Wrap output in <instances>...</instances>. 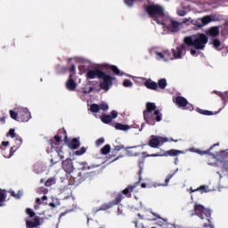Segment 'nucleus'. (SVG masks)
Masks as SVG:
<instances>
[{
    "label": "nucleus",
    "mask_w": 228,
    "mask_h": 228,
    "mask_svg": "<svg viewBox=\"0 0 228 228\" xmlns=\"http://www.w3.org/2000/svg\"><path fill=\"white\" fill-rule=\"evenodd\" d=\"M145 12L157 22V24H161L164 28H167V29L173 33L179 31L181 28V23L168 17L161 5L150 4L145 7Z\"/></svg>",
    "instance_id": "f257e3e1"
},
{
    "label": "nucleus",
    "mask_w": 228,
    "mask_h": 228,
    "mask_svg": "<svg viewBox=\"0 0 228 228\" xmlns=\"http://www.w3.org/2000/svg\"><path fill=\"white\" fill-rule=\"evenodd\" d=\"M9 114L11 118L16 122H29L31 120V112L26 107H16L9 110Z\"/></svg>",
    "instance_id": "f03ea898"
},
{
    "label": "nucleus",
    "mask_w": 228,
    "mask_h": 228,
    "mask_svg": "<svg viewBox=\"0 0 228 228\" xmlns=\"http://www.w3.org/2000/svg\"><path fill=\"white\" fill-rule=\"evenodd\" d=\"M146 108L147 110H144L143 117L147 124H150V122L154 120V118L157 122H161V120H163V114H161L159 110H156V103L147 102Z\"/></svg>",
    "instance_id": "7ed1b4c3"
},
{
    "label": "nucleus",
    "mask_w": 228,
    "mask_h": 228,
    "mask_svg": "<svg viewBox=\"0 0 228 228\" xmlns=\"http://www.w3.org/2000/svg\"><path fill=\"white\" fill-rule=\"evenodd\" d=\"M208 36L206 34H196L191 37H187L184 38V44L186 45H191L195 47V49L202 50L206 47V44H208Z\"/></svg>",
    "instance_id": "20e7f679"
},
{
    "label": "nucleus",
    "mask_w": 228,
    "mask_h": 228,
    "mask_svg": "<svg viewBox=\"0 0 228 228\" xmlns=\"http://www.w3.org/2000/svg\"><path fill=\"white\" fill-rule=\"evenodd\" d=\"M98 79H100V88L105 92H108L113 86V77L106 72L102 71Z\"/></svg>",
    "instance_id": "39448f33"
},
{
    "label": "nucleus",
    "mask_w": 228,
    "mask_h": 228,
    "mask_svg": "<svg viewBox=\"0 0 228 228\" xmlns=\"http://www.w3.org/2000/svg\"><path fill=\"white\" fill-rule=\"evenodd\" d=\"M150 53L152 56H155L156 60L159 61H170V60H174V57L170 55V52H159L155 49L150 50Z\"/></svg>",
    "instance_id": "423d86ee"
},
{
    "label": "nucleus",
    "mask_w": 228,
    "mask_h": 228,
    "mask_svg": "<svg viewBox=\"0 0 228 228\" xmlns=\"http://www.w3.org/2000/svg\"><path fill=\"white\" fill-rule=\"evenodd\" d=\"M214 159L216 160V165L217 167H221L222 168H225L228 163V150L225 151H219L216 156L212 154Z\"/></svg>",
    "instance_id": "0eeeda50"
},
{
    "label": "nucleus",
    "mask_w": 228,
    "mask_h": 228,
    "mask_svg": "<svg viewBox=\"0 0 228 228\" xmlns=\"http://www.w3.org/2000/svg\"><path fill=\"white\" fill-rule=\"evenodd\" d=\"M174 102L178 106V108H182V110H189V111H193V105L188 102V100L183 96H176L174 99Z\"/></svg>",
    "instance_id": "6e6552de"
},
{
    "label": "nucleus",
    "mask_w": 228,
    "mask_h": 228,
    "mask_svg": "<svg viewBox=\"0 0 228 228\" xmlns=\"http://www.w3.org/2000/svg\"><path fill=\"white\" fill-rule=\"evenodd\" d=\"M173 60H181L186 54V45H180L172 49Z\"/></svg>",
    "instance_id": "1a4fd4ad"
},
{
    "label": "nucleus",
    "mask_w": 228,
    "mask_h": 228,
    "mask_svg": "<svg viewBox=\"0 0 228 228\" xmlns=\"http://www.w3.org/2000/svg\"><path fill=\"white\" fill-rule=\"evenodd\" d=\"M168 142V138L152 135L151 139L150 140V147L153 149H158L159 145H163V143H167Z\"/></svg>",
    "instance_id": "9d476101"
},
{
    "label": "nucleus",
    "mask_w": 228,
    "mask_h": 228,
    "mask_svg": "<svg viewBox=\"0 0 228 228\" xmlns=\"http://www.w3.org/2000/svg\"><path fill=\"white\" fill-rule=\"evenodd\" d=\"M74 74H76V67H72V69L70 71L69 77L68 81L66 82V87L69 92H74L76 88H77V84H76V81H74Z\"/></svg>",
    "instance_id": "9b49d317"
},
{
    "label": "nucleus",
    "mask_w": 228,
    "mask_h": 228,
    "mask_svg": "<svg viewBox=\"0 0 228 228\" xmlns=\"http://www.w3.org/2000/svg\"><path fill=\"white\" fill-rule=\"evenodd\" d=\"M7 136H10L11 138L14 139L15 142V149H19L22 145V137L17 133H15V129L11 128L9 132L7 133Z\"/></svg>",
    "instance_id": "f8f14e48"
},
{
    "label": "nucleus",
    "mask_w": 228,
    "mask_h": 228,
    "mask_svg": "<svg viewBox=\"0 0 228 228\" xmlns=\"http://www.w3.org/2000/svg\"><path fill=\"white\" fill-rule=\"evenodd\" d=\"M179 154H184V151L179 150H169L165 154H148L146 158H159V156H179Z\"/></svg>",
    "instance_id": "ddd939ff"
},
{
    "label": "nucleus",
    "mask_w": 228,
    "mask_h": 228,
    "mask_svg": "<svg viewBox=\"0 0 228 228\" xmlns=\"http://www.w3.org/2000/svg\"><path fill=\"white\" fill-rule=\"evenodd\" d=\"M60 142H61V138H60V136L55 135L54 136V140L52 141L51 145L53 147V149H55L58 156L61 158V159H63V158H65V156L63 155V151H61V149H58V147H56V145H60Z\"/></svg>",
    "instance_id": "4468645a"
},
{
    "label": "nucleus",
    "mask_w": 228,
    "mask_h": 228,
    "mask_svg": "<svg viewBox=\"0 0 228 228\" xmlns=\"http://www.w3.org/2000/svg\"><path fill=\"white\" fill-rule=\"evenodd\" d=\"M99 69H111L112 72H114V74H116V76H126L127 77H133V76L131 75H127L122 71H120L117 66H110L108 64H102L99 66Z\"/></svg>",
    "instance_id": "2eb2a0df"
},
{
    "label": "nucleus",
    "mask_w": 228,
    "mask_h": 228,
    "mask_svg": "<svg viewBox=\"0 0 228 228\" xmlns=\"http://www.w3.org/2000/svg\"><path fill=\"white\" fill-rule=\"evenodd\" d=\"M62 168L67 174L74 172V164H72V159H68L62 162Z\"/></svg>",
    "instance_id": "dca6fc26"
},
{
    "label": "nucleus",
    "mask_w": 228,
    "mask_h": 228,
    "mask_svg": "<svg viewBox=\"0 0 228 228\" xmlns=\"http://www.w3.org/2000/svg\"><path fill=\"white\" fill-rule=\"evenodd\" d=\"M102 70L96 69H89L86 73L87 79H95V77H100Z\"/></svg>",
    "instance_id": "f3484780"
},
{
    "label": "nucleus",
    "mask_w": 228,
    "mask_h": 228,
    "mask_svg": "<svg viewBox=\"0 0 228 228\" xmlns=\"http://www.w3.org/2000/svg\"><path fill=\"white\" fill-rule=\"evenodd\" d=\"M218 146V143L214 144L208 151H200L199 149H195V148H191L189 150L186 151V152H195L196 154H200V156H204L206 154H210V151L213 149V147H216Z\"/></svg>",
    "instance_id": "a211bd4d"
},
{
    "label": "nucleus",
    "mask_w": 228,
    "mask_h": 228,
    "mask_svg": "<svg viewBox=\"0 0 228 228\" xmlns=\"http://www.w3.org/2000/svg\"><path fill=\"white\" fill-rule=\"evenodd\" d=\"M144 86H146V88H149V90H158V83L151 79H147L144 82Z\"/></svg>",
    "instance_id": "6ab92c4d"
},
{
    "label": "nucleus",
    "mask_w": 228,
    "mask_h": 228,
    "mask_svg": "<svg viewBox=\"0 0 228 228\" xmlns=\"http://www.w3.org/2000/svg\"><path fill=\"white\" fill-rule=\"evenodd\" d=\"M214 94L216 95H220L224 106L227 105L228 102V91H225L224 93L219 92V91H214Z\"/></svg>",
    "instance_id": "aec40b11"
},
{
    "label": "nucleus",
    "mask_w": 228,
    "mask_h": 228,
    "mask_svg": "<svg viewBox=\"0 0 228 228\" xmlns=\"http://www.w3.org/2000/svg\"><path fill=\"white\" fill-rule=\"evenodd\" d=\"M27 228H34L37 227V225H40V219L38 217H35L33 221L27 220Z\"/></svg>",
    "instance_id": "412c9836"
},
{
    "label": "nucleus",
    "mask_w": 228,
    "mask_h": 228,
    "mask_svg": "<svg viewBox=\"0 0 228 228\" xmlns=\"http://www.w3.org/2000/svg\"><path fill=\"white\" fill-rule=\"evenodd\" d=\"M195 191H200L201 193H209L211 190H209V187L206 185H201L195 190H193V188H191V193H195Z\"/></svg>",
    "instance_id": "4be33fe9"
},
{
    "label": "nucleus",
    "mask_w": 228,
    "mask_h": 228,
    "mask_svg": "<svg viewBox=\"0 0 228 228\" xmlns=\"http://www.w3.org/2000/svg\"><path fill=\"white\" fill-rule=\"evenodd\" d=\"M140 146H134V147H127L126 148V153L128 156H138L140 154V151H138L136 149H138Z\"/></svg>",
    "instance_id": "5701e85b"
},
{
    "label": "nucleus",
    "mask_w": 228,
    "mask_h": 228,
    "mask_svg": "<svg viewBox=\"0 0 228 228\" xmlns=\"http://www.w3.org/2000/svg\"><path fill=\"white\" fill-rule=\"evenodd\" d=\"M207 35L210 37H218V35H220V29H218V27H212L207 31Z\"/></svg>",
    "instance_id": "b1692460"
},
{
    "label": "nucleus",
    "mask_w": 228,
    "mask_h": 228,
    "mask_svg": "<svg viewBox=\"0 0 228 228\" xmlns=\"http://www.w3.org/2000/svg\"><path fill=\"white\" fill-rule=\"evenodd\" d=\"M68 145L69 147V149H77V147H79L80 143H79V139H72L71 141H69L68 142Z\"/></svg>",
    "instance_id": "393cba45"
},
{
    "label": "nucleus",
    "mask_w": 228,
    "mask_h": 228,
    "mask_svg": "<svg viewBox=\"0 0 228 228\" xmlns=\"http://www.w3.org/2000/svg\"><path fill=\"white\" fill-rule=\"evenodd\" d=\"M16 146H12L10 149L9 153L6 152V150H3L2 151V154L5 157V158H12V156H13V154H15V151H17V149H15Z\"/></svg>",
    "instance_id": "a878e982"
},
{
    "label": "nucleus",
    "mask_w": 228,
    "mask_h": 228,
    "mask_svg": "<svg viewBox=\"0 0 228 228\" xmlns=\"http://www.w3.org/2000/svg\"><path fill=\"white\" fill-rule=\"evenodd\" d=\"M115 127L118 131H129V129H131V127H129V126L123 125V124H120V123L116 124Z\"/></svg>",
    "instance_id": "bb28decb"
},
{
    "label": "nucleus",
    "mask_w": 228,
    "mask_h": 228,
    "mask_svg": "<svg viewBox=\"0 0 228 228\" xmlns=\"http://www.w3.org/2000/svg\"><path fill=\"white\" fill-rule=\"evenodd\" d=\"M201 20L203 22V26H208V24H209V22H213V17L207 15V16L201 18Z\"/></svg>",
    "instance_id": "cd10ccee"
},
{
    "label": "nucleus",
    "mask_w": 228,
    "mask_h": 228,
    "mask_svg": "<svg viewBox=\"0 0 228 228\" xmlns=\"http://www.w3.org/2000/svg\"><path fill=\"white\" fill-rule=\"evenodd\" d=\"M192 24L194 26H197V28H203V26H204V23L202 21V18L192 20Z\"/></svg>",
    "instance_id": "c85d7f7f"
},
{
    "label": "nucleus",
    "mask_w": 228,
    "mask_h": 228,
    "mask_svg": "<svg viewBox=\"0 0 228 228\" xmlns=\"http://www.w3.org/2000/svg\"><path fill=\"white\" fill-rule=\"evenodd\" d=\"M135 186H138V183H136L135 185H130V186L126 187L123 191L124 195H127V193H131V191H133V190H134Z\"/></svg>",
    "instance_id": "c756f323"
},
{
    "label": "nucleus",
    "mask_w": 228,
    "mask_h": 228,
    "mask_svg": "<svg viewBox=\"0 0 228 228\" xmlns=\"http://www.w3.org/2000/svg\"><path fill=\"white\" fill-rule=\"evenodd\" d=\"M159 88H162V90H165L167 88V78L159 80Z\"/></svg>",
    "instance_id": "7c9ffc66"
},
{
    "label": "nucleus",
    "mask_w": 228,
    "mask_h": 228,
    "mask_svg": "<svg viewBox=\"0 0 228 228\" xmlns=\"http://www.w3.org/2000/svg\"><path fill=\"white\" fill-rule=\"evenodd\" d=\"M110 151H111V147L109 144H106L103 148H102V154H110Z\"/></svg>",
    "instance_id": "2f4dec72"
},
{
    "label": "nucleus",
    "mask_w": 228,
    "mask_h": 228,
    "mask_svg": "<svg viewBox=\"0 0 228 228\" xmlns=\"http://www.w3.org/2000/svg\"><path fill=\"white\" fill-rule=\"evenodd\" d=\"M212 44L215 49H216L217 51L220 49V45H222V43L220 42V40L216 38L213 39Z\"/></svg>",
    "instance_id": "473e14b6"
},
{
    "label": "nucleus",
    "mask_w": 228,
    "mask_h": 228,
    "mask_svg": "<svg viewBox=\"0 0 228 228\" xmlns=\"http://www.w3.org/2000/svg\"><path fill=\"white\" fill-rule=\"evenodd\" d=\"M111 116L110 115H103L102 117V121H103L104 124H110V122H111Z\"/></svg>",
    "instance_id": "72a5a7b5"
},
{
    "label": "nucleus",
    "mask_w": 228,
    "mask_h": 228,
    "mask_svg": "<svg viewBox=\"0 0 228 228\" xmlns=\"http://www.w3.org/2000/svg\"><path fill=\"white\" fill-rule=\"evenodd\" d=\"M53 184H56V179L54 177L49 178L45 182V186H53Z\"/></svg>",
    "instance_id": "f704fd0d"
},
{
    "label": "nucleus",
    "mask_w": 228,
    "mask_h": 228,
    "mask_svg": "<svg viewBox=\"0 0 228 228\" xmlns=\"http://www.w3.org/2000/svg\"><path fill=\"white\" fill-rule=\"evenodd\" d=\"M99 110H101V108L99 107V105L94 103L91 105L90 107V110L93 112V113H97V111H99Z\"/></svg>",
    "instance_id": "c9c22d12"
},
{
    "label": "nucleus",
    "mask_w": 228,
    "mask_h": 228,
    "mask_svg": "<svg viewBox=\"0 0 228 228\" xmlns=\"http://www.w3.org/2000/svg\"><path fill=\"white\" fill-rule=\"evenodd\" d=\"M123 86H125L126 88H131L133 86V82H131V80L129 79H125L123 81Z\"/></svg>",
    "instance_id": "e433bc0d"
},
{
    "label": "nucleus",
    "mask_w": 228,
    "mask_h": 228,
    "mask_svg": "<svg viewBox=\"0 0 228 228\" xmlns=\"http://www.w3.org/2000/svg\"><path fill=\"white\" fill-rule=\"evenodd\" d=\"M85 152H86V148L82 147L80 150L76 151V155L77 156H83V154H85Z\"/></svg>",
    "instance_id": "4c0bfd02"
},
{
    "label": "nucleus",
    "mask_w": 228,
    "mask_h": 228,
    "mask_svg": "<svg viewBox=\"0 0 228 228\" xmlns=\"http://www.w3.org/2000/svg\"><path fill=\"white\" fill-rule=\"evenodd\" d=\"M198 113H201V115H213V113L209 110H202L200 109H197Z\"/></svg>",
    "instance_id": "58836bf2"
},
{
    "label": "nucleus",
    "mask_w": 228,
    "mask_h": 228,
    "mask_svg": "<svg viewBox=\"0 0 228 228\" xmlns=\"http://www.w3.org/2000/svg\"><path fill=\"white\" fill-rule=\"evenodd\" d=\"M99 107H100V110H102V111H108V110H110V107L105 102L99 105Z\"/></svg>",
    "instance_id": "ea45409f"
},
{
    "label": "nucleus",
    "mask_w": 228,
    "mask_h": 228,
    "mask_svg": "<svg viewBox=\"0 0 228 228\" xmlns=\"http://www.w3.org/2000/svg\"><path fill=\"white\" fill-rule=\"evenodd\" d=\"M11 193L12 197H14V199H20V197H22V191H18V193H15V191H12Z\"/></svg>",
    "instance_id": "a19ab883"
},
{
    "label": "nucleus",
    "mask_w": 228,
    "mask_h": 228,
    "mask_svg": "<svg viewBox=\"0 0 228 228\" xmlns=\"http://www.w3.org/2000/svg\"><path fill=\"white\" fill-rule=\"evenodd\" d=\"M124 3H125V4H126V6L131 8V6H133V4H134V0H124Z\"/></svg>",
    "instance_id": "79ce46f5"
},
{
    "label": "nucleus",
    "mask_w": 228,
    "mask_h": 228,
    "mask_svg": "<svg viewBox=\"0 0 228 228\" xmlns=\"http://www.w3.org/2000/svg\"><path fill=\"white\" fill-rule=\"evenodd\" d=\"M78 70L80 72V74H83L86 71V66L83 65V64H80L78 66Z\"/></svg>",
    "instance_id": "37998d69"
},
{
    "label": "nucleus",
    "mask_w": 228,
    "mask_h": 228,
    "mask_svg": "<svg viewBox=\"0 0 228 228\" xmlns=\"http://www.w3.org/2000/svg\"><path fill=\"white\" fill-rule=\"evenodd\" d=\"M110 208H111V204H105V205H102V206L100 208V211H106L107 209H110Z\"/></svg>",
    "instance_id": "c03bdc74"
},
{
    "label": "nucleus",
    "mask_w": 228,
    "mask_h": 228,
    "mask_svg": "<svg viewBox=\"0 0 228 228\" xmlns=\"http://www.w3.org/2000/svg\"><path fill=\"white\" fill-rule=\"evenodd\" d=\"M193 22V20H191V18H184L183 20V24H192Z\"/></svg>",
    "instance_id": "a18cd8bd"
},
{
    "label": "nucleus",
    "mask_w": 228,
    "mask_h": 228,
    "mask_svg": "<svg viewBox=\"0 0 228 228\" xmlns=\"http://www.w3.org/2000/svg\"><path fill=\"white\" fill-rule=\"evenodd\" d=\"M177 15H179V17H184L186 15V11L180 9L177 11Z\"/></svg>",
    "instance_id": "49530a36"
},
{
    "label": "nucleus",
    "mask_w": 228,
    "mask_h": 228,
    "mask_svg": "<svg viewBox=\"0 0 228 228\" xmlns=\"http://www.w3.org/2000/svg\"><path fill=\"white\" fill-rule=\"evenodd\" d=\"M35 171L37 174H40L41 172H44V169L42 168V166H35Z\"/></svg>",
    "instance_id": "de8ad7c7"
},
{
    "label": "nucleus",
    "mask_w": 228,
    "mask_h": 228,
    "mask_svg": "<svg viewBox=\"0 0 228 228\" xmlns=\"http://www.w3.org/2000/svg\"><path fill=\"white\" fill-rule=\"evenodd\" d=\"M174 175H171L168 178L166 179V184H160L159 186H168V183H170V180L174 177Z\"/></svg>",
    "instance_id": "09e8293b"
},
{
    "label": "nucleus",
    "mask_w": 228,
    "mask_h": 228,
    "mask_svg": "<svg viewBox=\"0 0 228 228\" xmlns=\"http://www.w3.org/2000/svg\"><path fill=\"white\" fill-rule=\"evenodd\" d=\"M27 213L29 215L30 218H33V216H35V212H33V210L29 208L27 209Z\"/></svg>",
    "instance_id": "8fccbe9b"
},
{
    "label": "nucleus",
    "mask_w": 228,
    "mask_h": 228,
    "mask_svg": "<svg viewBox=\"0 0 228 228\" xmlns=\"http://www.w3.org/2000/svg\"><path fill=\"white\" fill-rule=\"evenodd\" d=\"M110 118L111 119L112 118H117V117H118V113H117V111L113 110L111 113H110Z\"/></svg>",
    "instance_id": "3c124183"
},
{
    "label": "nucleus",
    "mask_w": 228,
    "mask_h": 228,
    "mask_svg": "<svg viewBox=\"0 0 228 228\" xmlns=\"http://www.w3.org/2000/svg\"><path fill=\"white\" fill-rule=\"evenodd\" d=\"M104 143V138H100L96 141V145H102Z\"/></svg>",
    "instance_id": "603ef678"
},
{
    "label": "nucleus",
    "mask_w": 228,
    "mask_h": 228,
    "mask_svg": "<svg viewBox=\"0 0 228 228\" xmlns=\"http://www.w3.org/2000/svg\"><path fill=\"white\" fill-rule=\"evenodd\" d=\"M4 199H5L4 192L0 191V202H3Z\"/></svg>",
    "instance_id": "864d4df0"
},
{
    "label": "nucleus",
    "mask_w": 228,
    "mask_h": 228,
    "mask_svg": "<svg viewBox=\"0 0 228 228\" xmlns=\"http://www.w3.org/2000/svg\"><path fill=\"white\" fill-rule=\"evenodd\" d=\"M39 191H41L42 193H44L45 195H46V193H48V190L47 189H45V188H40L39 189Z\"/></svg>",
    "instance_id": "5fc2aeb1"
},
{
    "label": "nucleus",
    "mask_w": 228,
    "mask_h": 228,
    "mask_svg": "<svg viewBox=\"0 0 228 228\" xmlns=\"http://www.w3.org/2000/svg\"><path fill=\"white\" fill-rule=\"evenodd\" d=\"M122 149H124V146H122V145H119V146H116V147H115V150H116V151H122Z\"/></svg>",
    "instance_id": "6e6d98bb"
},
{
    "label": "nucleus",
    "mask_w": 228,
    "mask_h": 228,
    "mask_svg": "<svg viewBox=\"0 0 228 228\" xmlns=\"http://www.w3.org/2000/svg\"><path fill=\"white\" fill-rule=\"evenodd\" d=\"M191 54L192 56H195V55L197 54V50L191 49Z\"/></svg>",
    "instance_id": "4d7b16f0"
},
{
    "label": "nucleus",
    "mask_w": 228,
    "mask_h": 228,
    "mask_svg": "<svg viewBox=\"0 0 228 228\" xmlns=\"http://www.w3.org/2000/svg\"><path fill=\"white\" fill-rule=\"evenodd\" d=\"M2 145H4V147H8L10 145V142H2Z\"/></svg>",
    "instance_id": "13d9d810"
},
{
    "label": "nucleus",
    "mask_w": 228,
    "mask_h": 228,
    "mask_svg": "<svg viewBox=\"0 0 228 228\" xmlns=\"http://www.w3.org/2000/svg\"><path fill=\"white\" fill-rule=\"evenodd\" d=\"M92 90H94V88L90 87L88 91L84 90L83 92H84V94H90V92H92Z\"/></svg>",
    "instance_id": "bf43d9fd"
},
{
    "label": "nucleus",
    "mask_w": 228,
    "mask_h": 228,
    "mask_svg": "<svg viewBox=\"0 0 228 228\" xmlns=\"http://www.w3.org/2000/svg\"><path fill=\"white\" fill-rule=\"evenodd\" d=\"M49 206H50L51 208H56V204H54V203H50Z\"/></svg>",
    "instance_id": "052dcab7"
},
{
    "label": "nucleus",
    "mask_w": 228,
    "mask_h": 228,
    "mask_svg": "<svg viewBox=\"0 0 228 228\" xmlns=\"http://www.w3.org/2000/svg\"><path fill=\"white\" fill-rule=\"evenodd\" d=\"M120 198L117 200L116 204H118V202H120V200H122V195L119 196Z\"/></svg>",
    "instance_id": "680f3d73"
},
{
    "label": "nucleus",
    "mask_w": 228,
    "mask_h": 228,
    "mask_svg": "<svg viewBox=\"0 0 228 228\" xmlns=\"http://www.w3.org/2000/svg\"><path fill=\"white\" fill-rule=\"evenodd\" d=\"M141 187H142V188H147V184L142 183Z\"/></svg>",
    "instance_id": "e2e57ef3"
},
{
    "label": "nucleus",
    "mask_w": 228,
    "mask_h": 228,
    "mask_svg": "<svg viewBox=\"0 0 228 228\" xmlns=\"http://www.w3.org/2000/svg\"><path fill=\"white\" fill-rule=\"evenodd\" d=\"M95 167H97V166H91V167H88V170H90V168H95Z\"/></svg>",
    "instance_id": "0e129e2a"
},
{
    "label": "nucleus",
    "mask_w": 228,
    "mask_h": 228,
    "mask_svg": "<svg viewBox=\"0 0 228 228\" xmlns=\"http://www.w3.org/2000/svg\"><path fill=\"white\" fill-rule=\"evenodd\" d=\"M80 165H81L82 167H85V165H86V163H85V162H80Z\"/></svg>",
    "instance_id": "69168bd1"
},
{
    "label": "nucleus",
    "mask_w": 228,
    "mask_h": 228,
    "mask_svg": "<svg viewBox=\"0 0 228 228\" xmlns=\"http://www.w3.org/2000/svg\"><path fill=\"white\" fill-rule=\"evenodd\" d=\"M47 199V196H43L42 200H45Z\"/></svg>",
    "instance_id": "338daca9"
},
{
    "label": "nucleus",
    "mask_w": 228,
    "mask_h": 228,
    "mask_svg": "<svg viewBox=\"0 0 228 228\" xmlns=\"http://www.w3.org/2000/svg\"><path fill=\"white\" fill-rule=\"evenodd\" d=\"M37 203L40 204V199L39 198L37 199Z\"/></svg>",
    "instance_id": "774afa93"
}]
</instances>
